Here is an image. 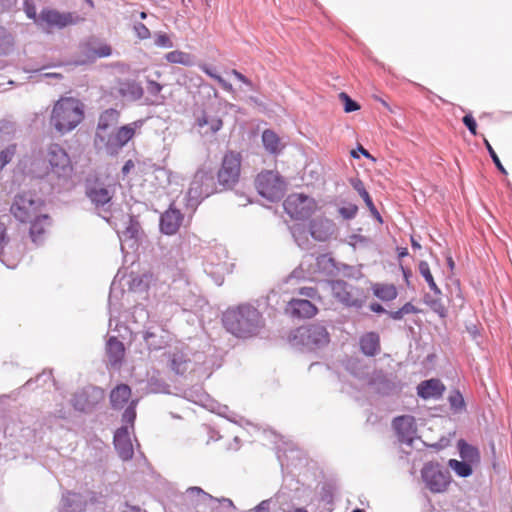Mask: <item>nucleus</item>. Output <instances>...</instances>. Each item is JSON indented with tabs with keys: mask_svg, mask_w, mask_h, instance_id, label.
<instances>
[{
	"mask_svg": "<svg viewBox=\"0 0 512 512\" xmlns=\"http://www.w3.org/2000/svg\"><path fill=\"white\" fill-rule=\"evenodd\" d=\"M25 170L33 178H46L52 185L62 186L71 180L74 167L66 150L53 143L40 150L29 165H25Z\"/></svg>",
	"mask_w": 512,
	"mask_h": 512,
	"instance_id": "obj_1",
	"label": "nucleus"
},
{
	"mask_svg": "<svg viewBox=\"0 0 512 512\" xmlns=\"http://www.w3.org/2000/svg\"><path fill=\"white\" fill-rule=\"evenodd\" d=\"M223 323L228 332L239 338L255 336L263 327L260 312L250 305H240L227 310L223 316Z\"/></svg>",
	"mask_w": 512,
	"mask_h": 512,
	"instance_id": "obj_2",
	"label": "nucleus"
},
{
	"mask_svg": "<svg viewBox=\"0 0 512 512\" xmlns=\"http://www.w3.org/2000/svg\"><path fill=\"white\" fill-rule=\"evenodd\" d=\"M84 104L74 97H61L53 105L50 126L60 135L74 130L84 120Z\"/></svg>",
	"mask_w": 512,
	"mask_h": 512,
	"instance_id": "obj_3",
	"label": "nucleus"
},
{
	"mask_svg": "<svg viewBox=\"0 0 512 512\" xmlns=\"http://www.w3.org/2000/svg\"><path fill=\"white\" fill-rule=\"evenodd\" d=\"M242 168L240 152L228 150L224 153L217 171V182L223 190L233 189L239 182Z\"/></svg>",
	"mask_w": 512,
	"mask_h": 512,
	"instance_id": "obj_4",
	"label": "nucleus"
},
{
	"mask_svg": "<svg viewBox=\"0 0 512 512\" xmlns=\"http://www.w3.org/2000/svg\"><path fill=\"white\" fill-rule=\"evenodd\" d=\"M43 208L44 202L40 198H35L31 193H22L15 196L10 212L18 221L28 223L44 213Z\"/></svg>",
	"mask_w": 512,
	"mask_h": 512,
	"instance_id": "obj_5",
	"label": "nucleus"
},
{
	"mask_svg": "<svg viewBox=\"0 0 512 512\" xmlns=\"http://www.w3.org/2000/svg\"><path fill=\"white\" fill-rule=\"evenodd\" d=\"M285 212L295 220H304L309 218L318 209L314 198L303 193L290 194L284 201Z\"/></svg>",
	"mask_w": 512,
	"mask_h": 512,
	"instance_id": "obj_6",
	"label": "nucleus"
},
{
	"mask_svg": "<svg viewBox=\"0 0 512 512\" xmlns=\"http://www.w3.org/2000/svg\"><path fill=\"white\" fill-rule=\"evenodd\" d=\"M255 187L258 193L269 201H277L282 198L284 184L280 176L273 171H262L255 179Z\"/></svg>",
	"mask_w": 512,
	"mask_h": 512,
	"instance_id": "obj_7",
	"label": "nucleus"
},
{
	"mask_svg": "<svg viewBox=\"0 0 512 512\" xmlns=\"http://www.w3.org/2000/svg\"><path fill=\"white\" fill-rule=\"evenodd\" d=\"M84 21L83 17L72 12H60L55 9H43L38 17L37 25L46 29H63Z\"/></svg>",
	"mask_w": 512,
	"mask_h": 512,
	"instance_id": "obj_8",
	"label": "nucleus"
},
{
	"mask_svg": "<svg viewBox=\"0 0 512 512\" xmlns=\"http://www.w3.org/2000/svg\"><path fill=\"white\" fill-rule=\"evenodd\" d=\"M422 478L427 488L432 493H442L446 491L450 484V474L443 470L438 464L429 463L422 469Z\"/></svg>",
	"mask_w": 512,
	"mask_h": 512,
	"instance_id": "obj_9",
	"label": "nucleus"
},
{
	"mask_svg": "<svg viewBox=\"0 0 512 512\" xmlns=\"http://www.w3.org/2000/svg\"><path fill=\"white\" fill-rule=\"evenodd\" d=\"M297 333L303 344L307 346H320L329 342V333L321 324L316 323L300 327Z\"/></svg>",
	"mask_w": 512,
	"mask_h": 512,
	"instance_id": "obj_10",
	"label": "nucleus"
},
{
	"mask_svg": "<svg viewBox=\"0 0 512 512\" xmlns=\"http://www.w3.org/2000/svg\"><path fill=\"white\" fill-rule=\"evenodd\" d=\"M332 294L341 303L346 306H359L357 290L343 280H334L330 282Z\"/></svg>",
	"mask_w": 512,
	"mask_h": 512,
	"instance_id": "obj_11",
	"label": "nucleus"
},
{
	"mask_svg": "<svg viewBox=\"0 0 512 512\" xmlns=\"http://www.w3.org/2000/svg\"><path fill=\"white\" fill-rule=\"evenodd\" d=\"M144 120H137L119 127L113 137L106 143L108 148L119 149L125 146L135 135L136 129L142 127Z\"/></svg>",
	"mask_w": 512,
	"mask_h": 512,
	"instance_id": "obj_12",
	"label": "nucleus"
},
{
	"mask_svg": "<svg viewBox=\"0 0 512 512\" xmlns=\"http://www.w3.org/2000/svg\"><path fill=\"white\" fill-rule=\"evenodd\" d=\"M30 223L29 236L33 243L42 244L50 231L52 221L47 213H42L33 218Z\"/></svg>",
	"mask_w": 512,
	"mask_h": 512,
	"instance_id": "obj_13",
	"label": "nucleus"
},
{
	"mask_svg": "<svg viewBox=\"0 0 512 512\" xmlns=\"http://www.w3.org/2000/svg\"><path fill=\"white\" fill-rule=\"evenodd\" d=\"M334 228V222L323 216L317 217L309 223V232L317 241H327L333 235Z\"/></svg>",
	"mask_w": 512,
	"mask_h": 512,
	"instance_id": "obj_14",
	"label": "nucleus"
},
{
	"mask_svg": "<svg viewBox=\"0 0 512 512\" xmlns=\"http://www.w3.org/2000/svg\"><path fill=\"white\" fill-rule=\"evenodd\" d=\"M114 445L122 460L126 461L133 457L134 450L127 427L117 429L114 435Z\"/></svg>",
	"mask_w": 512,
	"mask_h": 512,
	"instance_id": "obj_15",
	"label": "nucleus"
},
{
	"mask_svg": "<svg viewBox=\"0 0 512 512\" xmlns=\"http://www.w3.org/2000/svg\"><path fill=\"white\" fill-rule=\"evenodd\" d=\"M183 215L177 209L169 208L160 219V229L166 235L175 234L182 223Z\"/></svg>",
	"mask_w": 512,
	"mask_h": 512,
	"instance_id": "obj_16",
	"label": "nucleus"
},
{
	"mask_svg": "<svg viewBox=\"0 0 512 512\" xmlns=\"http://www.w3.org/2000/svg\"><path fill=\"white\" fill-rule=\"evenodd\" d=\"M169 368L178 375L185 374L190 366V359L187 354L179 348H175L166 353Z\"/></svg>",
	"mask_w": 512,
	"mask_h": 512,
	"instance_id": "obj_17",
	"label": "nucleus"
},
{
	"mask_svg": "<svg viewBox=\"0 0 512 512\" xmlns=\"http://www.w3.org/2000/svg\"><path fill=\"white\" fill-rule=\"evenodd\" d=\"M445 391V386L439 379L422 381L417 386V394L422 399H439Z\"/></svg>",
	"mask_w": 512,
	"mask_h": 512,
	"instance_id": "obj_18",
	"label": "nucleus"
},
{
	"mask_svg": "<svg viewBox=\"0 0 512 512\" xmlns=\"http://www.w3.org/2000/svg\"><path fill=\"white\" fill-rule=\"evenodd\" d=\"M291 315L298 318H312L318 312L317 307L308 299H291L288 302Z\"/></svg>",
	"mask_w": 512,
	"mask_h": 512,
	"instance_id": "obj_19",
	"label": "nucleus"
},
{
	"mask_svg": "<svg viewBox=\"0 0 512 512\" xmlns=\"http://www.w3.org/2000/svg\"><path fill=\"white\" fill-rule=\"evenodd\" d=\"M114 190L101 184H94L87 188L86 195L96 206H104L113 197Z\"/></svg>",
	"mask_w": 512,
	"mask_h": 512,
	"instance_id": "obj_20",
	"label": "nucleus"
},
{
	"mask_svg": "<svg viewBox=\"0 0 512 512\" xmlns=\"http://www.w3.org/2000/svg\"><path fill=\"white\" fill-rule=\"evenodd\" d=\"M181 498L184 500L185 504L193 507H198L201 504H206L217 499L196 486L187 488Z\"/></svg>",
	"mask_w": 512,
	"mask_h": 512,
	"instance_id": "obj_21",
	"label": "nucleus"
},
{
	"mask_svg": "<svg viewBox=\"0 0 512 512\" xmlns=\"http://www.w3.org/2000/svg\"><path fill=\"white\" fill-rule=\"evenodd\" d=\"M106 354L110 365L119 366L125 357L124 344L117 337H110L106 343Z\"/></svg>",
	"mask_w": 512,
	"mask_h": 512,
	"instance_id": "obj_22",
	"label": "nucleus"
},
{
	"mask_svg": "<svg viewBox=\"0 0 512 512\" xmlns=\"http://www.w3.org/2000/svg\"><path fill=\"white\" fill-rule=\"evenodd\" d=\"M361 352L369 357L375 356L380 351V337L376 332H367L359 340Z\"/></svg>",
	"mask_w": 512,
	"mask_h": 512,
	"instance_id": "obj_23",
	"label": "nucleus"
},
{
	"mask_svg": "<svg viewBox=\"0 0 512 512\" xmlns=\"http://www.w3.org/2000/svg\"><path fill=\"white\" fill-rule=\"evenodd\" d=\"M132 395L127 384H119L110 392V402L114 409H122L129 402Z\"/></svg>",
	"mask_w": 512,
	"mask_h": 512,
	"instance_id": "obj_24",
	"label": "nucleus"
},
{
	"mask_svg": "<svg viewBox=\"0 0 512 512\" xmlns=\"http://www.w3.org/2000/svg\"><path fill=\"white\" fill-rule=\"evenodd\" d=\"M118 93L123 98L136 101L143 96L144 91L136 81L126 80L119 83Z\"/></svg>",
	"mask_w": 512,
	"mask_h": 512,
	"instance_id": "obj_25",
	"label": "nucleus"
},
{
	"mask_svg": "<svg viewBox=\"0 0 512 512\" xmlns=\"http://www.w3.org/2000/svg\"><path fill=\"white\" fill-rule=\"evenodd\" d=\"M262 143L265 150L270 154H279L284 148L280 137L271 129H266L262 133Z\"/></svg>",
	"mask_w": 512,
	"mask_h": 512,
	"instance_id": "obj_26",
	"label": "nucleus"
},
{
	"mask_svg": "<svg viewBox=\"0 0 512 512\" xmlns=\"http://www.w3.org/2000/svg\"><path fill=\"white\" fill-rule=\"evenodd\" d=\"M212 182L213 177L210 172L205 169H199L193 177L191 189H200V193L207 196L212 192V189H209Z\"/></svg>",
	"mask_w": 512,
	"mask_h": 512,
	"instance_id": "obj_27",
	"label": "nucleus"
},
{
	"mask_svg": "<svg viewBox=\"0 0 512 512\" xmlns=\"http://www.w3.org/2000/svg\"><path fill=\"white\" fill-rule=\"evenodd\" d=\"M120 119V111L114 108L104 110L98 119L97 130L106 131L116 125Z\"/></svg>",
	"mask_w": 512,
	"mask_h": 512,
	"instance_id": "obj_28",
	"label": "nucleus"
},
{
	"mask_svg": "<svg viewBox=\"0 0 512 512\" xmlns=\"http://www.w3.org/2000/svg\"><path fill=\"white\" fill-rule=\"evenodd\" d=\"M458 447L460 457L463 459V461L468 462L471 465L478 464L480 462V452L476 447L466 443L463 440L458 442Z\"/></svg>",
	"mask_w": 512,
	"mask_h": 512,
	"instance_id": "obj_29",
	"label": "nucleus"
},
{
	"mask_svg": "<svg viewBox=\"0 0 512 512\" xmlns=\"http://www.w3.org/2000/svg\"><path fill=\"white\" fill-rule=\"evenodd\" d=\"M372 291L382 301H392L398 294L394 284L376 283L372 286Z\"/></svg>",
	"mask_w": 512,
	"mask_h": 512,
	"instance_id": "obj_30",
	"label": "nucleus"
},
{
	"mask_svg": "<svg viewBox=\"0 0 512 512\" xmlns=\"http://www.w3.org/2000/svg\"><path fill=\"white\" fill-rule=\"evenodd\" d=\"M196 124L199 128L207 127L205 133H216L222 128L223 121L219 117L210 118L206 113H203L197 118Z\"/></svg>",
	"mask_w": 512,
	"mask_h": 512,
	"instance_id": "obj_31",
	"label": "nucleus"
},
{
	"mask_svg": "<svg viewBox=\"0 0 512 512\" xmlns=\"http://www.w3.org/2000/svg\"><path fill=\"white\" fill-rule=\"evenodd\" d=\"M167 274H168V278L171 280V284L180 282L185 287H188L190 285L189 276L184 267H179L177 265H171L167 268Z\"/></svg>",
	"mask_w": 512,
	"mask_h": 512,
	"instance_id": "obj_32",
	"label": "nucleus"
},
{
	"mask_svg": "<svg viewBox=\"0 0 512 512\" xmlns=\"http://www.w3.org/2000/svg\"><path fill=\"white\" fill-rule=\"evenodd\" d=\"M165 58L170 63L182 64L184 66H191L194 63V58L191 54L179 50L168 52Z\"/></svg>",
	"mask_w": 512,
	"mask_h": 512,
	"instance_id": "obj_33",
	"label": "nucleus"
},
{
	"mask_svg": "<svg viewBox=\"0 0 512 512\" xmlns=\"http://www.w3.org/2000/svg\"><path fill=\"white\" fill-rule=\"evenodd\" d=\"M419 273L421 276L426 280L429 288L435 293V294H441L440 288L437 286L434 277L431 273L429 264L426 261H420L419 266Z\"/></svg>",
	"mask_w": 512,
	"mask_h": 512,
	"instance_id": "obj_34",
	"label": "nucleus"
},
{
	"mask_svg": "<svg viewBox=\"0 0 512 512\" xmlns=\"http://www.w3.org/2000/svg\"><path fill=\"white\" fill-rule=\"evenodd\" d=\"M13 47V36L4 27H0V55L9 54L13 50Z\"/></svg>",
	"mask_w": 512,
	"mask_h": 512,
	"instance_id": "obj_35",
	"label": "nucleus"
},
{
	"mask_svg": "<svg viewBox=\"0 0 512 512\" xmlns=\"http://www.w3.org/2000/svg\"><path fill=\"white\" fill-rule=\"evenodd\" d=\"M448 466L460 477H468L472 474V465L465 461L450 459Z\"/></svg>",
	"mask_w": 512,
	"mask_h": 512,
	"instance_id": "obj_36",
	"label": "nucleus"
},
{
	"mask_svg": "<svg viewBox=\"0 0 512 512\" xmlns=\"http://www.w3.org/2000/svg\"><path fill=\"white\" fill-rule=\"evenodd\" d=\"M72 402L75 409L83 412L89 411L94 406V404L88 400V395L85 391L76 393L73 396Z\"/></svg>",
	"mask_w": 512,
	"mask_h": 512,
	"instance_id": "obj_37",
	"label": "nucleus"
},
{
	"mask_svg": "<svg viewBox=\"0 0 512 512\" xmlns=\"http://www.w3.org/2000/svg\"><path fill=\"white\" fill-rule=\"evenodd\" d=\"M200 69L204 73H206L209 77L216 80L225 91L230 92V93H232L234 91L232 84L225 81L220 75L216 74L213 71V69L211 67H209L208 65L202 64V65H200Z\"/></svg>",
	"mask_w": 512,
	"mask_h": 512,
	"instance_id": "obj_38",
	"label": "nucleus"
},
{
	"mask_svg": "<svg viewBox=\"0 0 512 512\" xmlns=\"http://www.w3.org/2000/svg\"><path fill=\"white\" fill-rule=\"evenodd\" d=\"M351 183H352L353 188L359 193L361 198L364 200L367 207L370 210H375L374 203H373L369 193L365 189L363 182L359 179H355Z\"/></svg>",
	"mask_w": 512,
	"mask_h": 512,
	"instance_id": "obj_39",
	"label": "nucleus"
},
{
	"mask_svg": "<svg viewBox=\"0 0 512 512\" xmlns=\"http://www.w3.org/2000/svg\"><path fill=\"white\" fill-rule=\"evenodd\" d=\"M448 401L450 403L451 409L456 413L465 409L464 397L458 390L451 392L448 397Z\"/></svg>",
	"mask_w": 512,
	"mask_h": 512,
	"instance_id": "obj_40",
	"label": "nucleus"
},
{
	"mask_svg": "<svg viewBox=\"0 0 512 512\" xmlns=\"http://www.w3.org/2000/svg\"><path fill=\"white\" fill-rule=\"evenodd\" d=\"M16 154V145L12 144L0 152V170L11 162Z\"/></svg>",
	"mask_w": 512,
	"mask_h": 512,
	"instance_id": "obj_41",
	"label": "nucleus"
},
{
	"mask_svg": "<svg viewBox=\"0 0 512 512\" xmlns=\"http://www.w3.org/2000/svg\"><path fill=\"white\" fill-rule=\"evenodd\" d=\"M112 53V49L108 44L100 43L97 48H93L90 50V57L95 58H103L108 57Z\"/></svg>",
	"mask_w": 512,
	"mask_h": 512,
	"instance_id": "obj_42",
	"label": "nucleus"
},
{
	"mask_svg": "<svg viewBox=\"0 0 512 512\" xmlns=\"http://www.w3.org/2000/svg\"><path fill=\"white\" fill-rule=\"evenodd\" d=\"M339 98L342 100L344 105V111L346 113L354 112L360 109V105L352 100L346 93L342 92L339 94Z\"/></svg>",
	"mask_w": 512,
	"mask_h": 512,
	"instance_id": "obj_43",
	"label": "nucleus"
},
{
	"mask_svg": "<svg viewBox=\"0 0 512 512\" xmlns=\"http://www.w3.org/2000/svg\"><path fill=\"white\" fill-rule=\"evenodd\" d=\"M137 402V400H132L122 415L123 421L130 423L131 425H133L136 418Z\"/></svg>",
	"mask_w": 512,
	"mask_h": 512,
	"instance_id": "obj_44",
	"label": "nucleus"
},
{
	"mask_svg": "<svg viewBox=\"0 0 512 512\" xmlns=\"http://www.w3.org/2000/svg\"><path fill=\"white\" fill-rule=\"evenodd\" d=\"M484 144H485V147L486 149L488 150L489 152V155L491 156L494 164L496 165L497 169L502 173V174H507V171L506 169L504 168V166L502 165L497 153L495 152V150L493 149V147L491 146V144L489 143V141L487 139H484Z\"/></svg>",
	"mask_w": 512,
	"mask_h": 512,
	"instance_id": "obj_45",
	"label": "nucleus"
},
{
	"mask_svg": "<svg viewBox=\"0 0 512 512\" xmlns=\"http://www.w3.org/2000/svg\"><path fill=\"white\" fill-rule=\"evenodd\" d=\"M464 125L468 128L472 135H477V124L472 114H466L462 119Z\"/></svg>",
	"mask_w": 512,
	"mask_h": 512,
	"instance_id": "obj_46",
	"label": "nucleus"
},
{
	"mask_svg": "<svg viewBox=\"0 0 512 512\" xmlns=\"http://www.w3.org/2000/svg\"><path fill=\"white\" fill-rule=\"evenodd\" d=\"M24 11H25L26 15L30 19H33L35 21V23L37 24L38 17H37V13H36V7L33 4V2L26 0L24 2Z\"/></svg>",
	"mask_w": 512,
	"mask_h": 512,
	"instance_id": "obj_47",
	"label": "nucleus"
},
{
	"mask_svg": "<svg viewBox=\"0 0 512 512\" xmlns=\"http://www.w3.org/2000/svg\"><path fill=\"white\" fill-rule=\"evenodd\" d=\"M155 44L164 48H171L173 46L171 39L166 34H158L155 38Z\"/></svg>",
	"mask_w": 512,
	"mask_h": 512,
	"instance_id": "obj_48",
	"label": "nucleus"
},
{
	"mask_svg": "<svg viewBox=\"0 0 512 512\" xmlns=\"http://www.w3.org/2000/svg\"><path fill=\"white\" fill-rule=\"evenodd\" d=\"M299 294L310 299L319 298L318 291L314 287H302L299 289Z\"/></svg>",
	"mask_w": 512,
	"mask_h": 512,
	"instance_id": "obj_49",
	"label": "nucleus"
},
{
	"mask_svg": "<svg viewBox=\"0 0 512 512\" xmlns=\"http://www.w3.org/2000/svg\"><path fill=\"white\" fill-rule=\"evenodd\" d=\"M135 32L140 39H147L150 37L149 29L143 24L138 23L134 26Z\"/></svg>",
	"mask_w": 512,
	"mask_h": 512,
	"instance_id": "obj_50",
	"label": "nucleus"
},
{
	"mask_svg": "<svg viewBox=\"0 0 512 512\" xmlns=\"http://www.w3.org/2000/svg\"><path fill=\"white\" fill-rule=\"evenodd\" d=\"M339 213L345 218V219H351L353 218L357 213V207L356 206H350V207H342L339 209Z\"/></svg>",
	"mask_w": 512,
	"mask_h": 512,
	"instance_id": "obj_51",
	"label": "nucleus"
},
{
	"mask_svg": "<svg viewBox=\"0 0 512 512\" xmlns=\"http://www.w3.org/2000/svg\"><path fill=\"white\" fill-rule=\"evenodd\" d=\"M231 74L237 79L239 80L240 82L246 84L247 86L249 87H252V82L246 77L244 76L242 73H240L239 71H237L236 69H233L231 71Z\"/></svg>",
	"mask_w": 512,
	"mask_h": 512,
	"instance_id": "obj_52",
	"label": "nucleus"
},
{
	"mask_svg": "<svg viewBox=\"0 0 512 512\" xmlns=\"http://www.w3.org/2000/svg\"><path fill=\"white\" fill-rule=\"evenodd\" d=\"M147 89H148L149 93H151L153 95H157L161 92L162 86L156 81H149Z\"/></svg>",
	"mask_w": 512,
	"mask_h": 512,
	"instance_id": "obj_53",
	"label": "nucleus"
},
{
	"mask_svg": "<svg viewBox=\"0 0 512 512\" xmlns=\"http://www.w3.org/2000/svg\"><path fill=\"white\" fill-rule=\"evenodd\" d=\"M402 311L404 312L405 315H408V314H416L419 312V310L410 302H407L405 303L402 307H401Z\"/></svg>",
	"mask_w": 512,
	"mask_h": 512,
	"instance_id": "obj_54",
	"label": "nucleus"
},
{
	"mask_svg": "<svg viewBox=\"0 0 512 512\" xmlns=\"http://www.w3.org/2000/svg\"><path fill=\"white\" fill-rule=\"evenodd\" d=\"M6 243V225L2 221H0V249H2Z\"/></svg>",
	"mask_w": 512,
	"mask_h": 512,
	"instance_id": "obj_55",
	"label": "nucleus"
},
{
	"mask_svg": "<svg viewBox=\"0 0 512 512\" xmlns=\"http://www.w3.org/2000/svg\"><path fill=\"white\" fill-rule=\"evenodd\" d=\"M388 314H389V317L392 318L393 320H401L405 316V314L401 308L396 311L388 312Z\"/></svg>",
	"mask_w": 512,
	"mask_h": 512,
	"instance_id": "obj_56",
	"label": "nucleus"
},
{
	"mask_svg": "<svg viewBox=\"0 0 512 512\" xmlns=\"http://www.w3.org/2000/svg\"><path fill=\"white\" fill-rule=\"evenodd\" d=\"M134 166V162L131 159L127 160L122 167L123 175L126 176L134 168Z\"/></svg>",
	"mask_w": 512,
	"mask_h": 512,
	"instance_id": "obj_57",
	"label": "nucleus"
},
{
	"mask_svg": "<svg viewBox=\"0 0 512 512\" xmlns=\"http://www.w3.org/2000/svg\"><path fill=\"white\" fill-rule=\"evenodd\" d=\"M252 512H270L267 501H262Z\"/></svg>",
	"mask_w": 512,
	"mask_h": 512,
	"instance_id": "obj_58",
	"label": "nucleus"
},
{
	"mask_svg": "<svg viewBox=\"0 0 512 512\" xmlns=\"http://www.w3.org/2000/svg\"><path fill=\"white\" fill-rule=\"evenodd\" d=\"M370 309H371V311L376 312V313H383V312H385V309L379 303H372L370 305Z\"/></svg>",
	"mask_w": 512,
	"mask_h": 512,
	"instance_id": "obj_59",
	"label": "nucleus"
},
{
	"mask_svg": "<svg viewBox=\"0 0 512 512\" xmlns=\"http://www.w3.org/2000/svg\"><path fill=\"white\" fill-rule=\"evenodd\" d=\"M153 337H155V333L154 332L146 331L144 333V340L149 344L150 347L152 346V344L149 341Z\"/></svg>",
	"mask_w": 512,
	"mask_h": 512,
	"instance_id": "obj_60",
	"label": "nucleus"
},
{
	"mask_svg": "<svg viewBox=\"0 0 512 512\" xmlns=\"http://www.w3.org/2000/svg\"><path fill=\"white\" fill-rule=\"evenodd\" d=\"M406 420L405 417H397L394 419L393 424L396 429L400 427V425Z\"/></svg>",
	"mask_w": 512,
	"mask_h": 512,
	"instance_id": "obj_61",
	"label": "nucleus"
},
{
	"mask_svg": "<svg viewBox=\"0 0 512 512\" xmlns=\"http://www.w3.org/2000/svg\"><path fill=\"white\" fill-rule=\"evenodd\" d=\"M358 150H359V153H361L364 157H366V158L371 157L370 153L366 149H364L362 146H359Z\"/></svg>",
	"mask_w": 512,
	"mask_h": 512,
	"instance_id": "obj_62",
	"label": "nucleus"
},
{
	"mask_svg": "<svg viewBox=\"0 0 512 512\" xmlns=\"http://www.w3.org/2000/svg\"><path fill=\"white\" fill-rule=\"evenodd\" d=\"M411 245H412V248H414V249H420L421 248V245L419 244L418 241H416L414 239L413 236L411 237Z\"/></svg>",
	"mask_w": 512,
	"mask_h": 512,
	"instance_id": "obj_63",
	"label": "nucleus"
},
{
	"mask_svg": "<svg viewBox=\"0 0 512 512\" xmlns=\"http://www.w3.org/2000/svg\"><path fill=\"white\" fill-rule=\"evenodd\" d=\"M96 502H99V500L96 498V496H92L89 501H86L85 502V506H88L89 504L93 505L95 504Z\"/></svg>",
	"mask_w": 512,
	"mask_h": 512,
	"instance_id": "obj_64",
	"label": "nucleus"
}]
</instances>
